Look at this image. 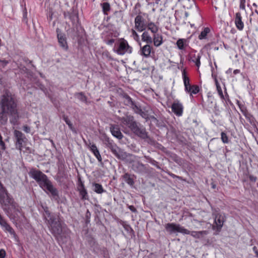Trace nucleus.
I'll return each mask as SVG.
<instances>
[{"instance_id": "nucleus-1", "label": "nucleus", "mask_w": 258, "mask_h": 258, "mask_svg": "<svg viewBox=\"0 0 258 258\" xmlns=\"http://www.w3.org/2000/svg\"><path fill=\"white\" fill-rule=\"evenodd\" d=\"M17 106L14 96L9 91L6 90L1 96L0 108L1 110L9 112L12 117L10 122L13 124L17 123L19 118Z\"/></svg>"}, {"instance_id": "nucleus-2", "label": "nucleus", "mask_w": 258, "mask_h": 258, "mask_svg": "<svg viewBox=\"0 0 258 258\" xmlns=\"http://www.w3.org/2000/svg\"><path fill=\"white\" fill-rule=\"evenodd\" d=\"M44 217L51 233L56 237L59 236L62 228L58 216L51 214L46 208L44 210Z\"/></svg>"}, {"instance_id": "nucleus-3", "label": "nucleus", "mask_w": 258, "mask_h": 258, "mask_svg": "<svg viewBox=\"0 0 258 258\" xmlns=\"http://www.w3.org/2000/svg\"><path fill=\"white\" fill-rule=\"evenodd\" d=\"M104 140L107 142V147L118 159L129 162H131L133 161V155L132 154L127 153L123 150L119 148L116 144L110 142L109 138L106 136H104Z\"/></svg>"}, {"instance_id": "nucleus-4", "label": "nucleus", "mask_w": 258, "mask_h": 258, "mask_svg": "<svg viewBox=\"0 0 258 258\" xmlns=\"http://www.w3.org/2000/svg\"><path fill=\"white\" fill-rule=\"evenodd\" d=\"M0 203L4 210L7 211L8 213L11 212L12 208L16 209L13 200L9 197L6 189L0 193Z\"/></svg>"}, {"instance_id": "nucleus-5", "label": "nucleus", "mask_w": 258, "mask_h": 258, "mask_svg": "<svg viewBox=\"0 0 258 258\" xmlns=\"http://www.w3.org/2000/svg\"><path fill=\"white\" fill-rule=\"evenodd\" d=\"M29 174L39 183L40 186H42V184L48 180L47 176L39 170L32 169L30 171Z\"/></svg>"}, {"instance_id": "nucleus-6", "label": "nucleus", "mask_w": 258, "mask_h": 258, "mask_svg": "<svg viewBox=\"0 0 258 258\" xmlns=\"http://www.w3.org/2000/svg\"><path fill=\"white\" fill-rule=\"evenodd\" d=\"M147 23L142 15H138L135 18V29L139 32H143L147 29Z\"/></svg>"}, {"instance_id": "nucleus-7", "label": "nucleus", "mask_w": 258, "mask_h": 258, "mask_svg": "<svg viewBox=\"0 0 258 258\" xmlns=\"http://www.w3.org/2000/svg\"><path fill=\"white\" fill-rule=\"evenodd\" d=\"M131 130L134 134L142 139H145L148 138L146 128L140 123L136 122Z\"/></svg>"}, {"instance_id": "nucleus-8", "label": "nucleus", "mask_w": 258, "mask_h": 258, "mask_svg": "<svg viewBox=\"0 0 258 258\" xmlns=\"http://www.w3.org/2000/svg\"><path fill=\"white\" fill-rule=\"evenodd\" d=\"M165 228L169 234H172L177 232L183 234L184 232L186 231L183 227L180 226L179 224L174 223H168L165 224Z\"/></svg>"}, {"instance_id": "nucleus-9", "label": "nucleus", "mask_w": 258, "mask_h": 258, "mask_svg": "<svg viewBox=\"0 0 258 258\" xmlns=\"http://www.w3.org/2000/svg\"><path fill=\"white\" fill-rule=\"evenodd\" d=\"M132 52V48L130 47L125 40L121 41L117 49L116 52L119 55H123L125 53H131Z\"/></svg>"}, {"instance_id": "nucleus-10", "label": "nucleus", "mask_w": 258, "mask_h": 258, "mask_svg": "<svg viewBox=\"0 0 258 258\" xmlns=\"http://www.w3.org/2000/svg\"><path fill=\"white\" fill-rule=\"evenodd\" d=\"M14 136L16 139V145L17 148L20 151H21L23 147V144L26 139L25 136L21 132L17 130L14 131Z\"/></svg>"}, {"instance_id": "nucleus-11", "label": "nucleus", "mask_w": 258, "mask_h": 258, "mask_svg": "<svg viewBox=\"0 0 258 258\" xmlns=\"http://www.w3.org/2000/svg\"><path fill=\"white\" fill-rule=\"evenodd\" d=\"M42 187H44L48 190L54 199H57L58 198V191L56 188H55L51 181L48 179L42 184Z\"/></svg>"}, {"instance_id": "nucleus-12", "label": "nucleus", "mask_w": 258, "mask_h": 258, "mask_svg": "<svg viewBox=\"0 0 258 258\" xmlns=\"http://www.w3.org/2000/svg\"><path fill=\"white\" fill-rule=\"evenodd\" d=\"M42 187H44L48 190L54 199H57L58 198V191L56 188H55L51 181L48 179L42 184Z\"/></svg>"}, {"instance_id": "nucleus-13", "label": "nucleus", "mask_w": 258, "mask_h": 258, "mask_svg": "<svg viewBox=\"0 0 258 258\" xmlns=\"http://www.w3.org/2000/svg\"><path fill=\"white\" fill-rule=\"evenodd\" d=\"M58 42L59 46L64 50H67L68 46L65 34L61 33L59 29H56Z\"/></svg>"}, {"instance_id": "nucleus-14", "label": "nucleus", "mask_w": 258, "mask_h": 258, "mask_svg": "<svg viewBox=\"0 0 258 258\" xmlns=\"http://www.w3.org/2000/svg\"><path fill=\"white\" fill-rule=\"evenodd\" d=\"M172 111L178 116H181L183 112V106L179 101L175 100L171 106Z\"/></svg>"}, {"instance_id": "nucleus-15", "label": "nucleus", "mask_w": 258, "mask_h": 258, "mask_svg": "<svg viewBox=\"0 0 258 258\" xmlns=\"http://www.w3.org/2000/svg\"><path fill=\"white\" fill-rule=\"evenodd\" d=\"M186 231L184 232L183 234H189L193 237L197 239H201L204 237L205 235L208 234V231L206 230L201 231H189L187 229L185 228Z\"/></svg>"}, {"instance_id": "nucleus-16", "label": "nucleus", "mask_w": 258, "mask_h": 258, "mask_svg": "<svg viewBox=\"0 0 258 258\" xmlns=\"http://www.w3.org/2000/svg\"><path fill=\"white\" fill-rule=\"evenodd\" d=\"M152 49L153 48L150 44H146L143 46H141L139 53L143 57L148 58L150 56Z\"/></svg>"}, {"instance_id": "nucleus-17", "label": "nucleus", "mask_w": 258, "mask_h": 258, "mask_svg": "<svg viewBox=\"0 0 258 258\" xmlns=\"http://www.w3.org/2000/svg\"><path fill=\"white\" fill-rule=\"evenodd\" d=\"M121 121L123 125H127L130 129L134 127V124L137 122L134 120V117L131 115L123 117L121 119Z\"/></svg>"}, {"instance_id": "nucleus-18", "label": "nucleus", "mask_w": 258, "mask_h": 258, "mask_svg": "<svg viewBox=\"0 0 258 258\" xmlns=\"http://www.w3.org/2000/svg\"><path fill=\"white\" fill-rule=\"evenodd\" d=\"M88 148L93 153L94 155L97 159L98 161L101 164H102V159L100 152L94 144H91V143L88 145Z\"/></svg>"}, {"instance_id": "nucleus-19", "label": "nucleus", "mask_w": 258, "mask_h": 258, "mask_svg": "<svg viewBox=\"0 0 258 258\" xmlns=\"http://www.w3.org/2000/svg\"><path fill=\"white\" fill-rule=\"evenodd\" d=\"M78 191H79L80 196L81 197L82 200H89L87 190L85 188V186L83 183L81 181L78 187Z\"/></svg>"}, {"instance_id": "nucleus-20", "label": "nucleus", "mask_w": 258, "mask_h": 258, "mask_svg": "<svg viewBox=\"0 0 258 258\" xmlns=\"http://www.w3.org/2000/svg\"><path fill=\"white\" fill-rule=\"evenodd\" d=\"M132 169L136 172L142 173L145 171V165L139 162H135L132 166Z\"/></svg>"}, {"instance_id": "nucleus-21", "label": "nucleus", "mask_w": 258, "mask_h": 258, "mask_svg": "<svg viewBox=\"0 0 258 258\" xmlns=\"http://www.w3.org/2000/svg\"><path fill=\"white\" fill-rule=\"evenodd\" d=\"M241 19L240 13L239 12L236 13L235 14V23L236 28L239 30H242L244 27V24Z\"/></svg>"}, {"instance_id": "nucleus-22", "label": "nucleus", "mask_w": 258, "mask_h": 258, "mask_svg": "<svg viewBox=\"0 0 258 258\" xmlns=\"http://www.w3.org/2000/svg\"><path fill=\"white\" fill-rule=\"evenodd\" d=\"M215 223L216 225V228L217 231H220L223 225V217L219 214L216 215L215 218Z\"/></svg>"}, {"instance_id": "nucleus-23", "label": "nucleus", "mask_w": 258, "mask_h": 258, "mask_svg": "<svg viewBox=\"0 0 258 258\" xmlns=\"http://www.w3.org/2000/svg\"><path fill=\"white\" fill-rule=\"evenodd\" d=\"M110 129V132L113 136L118 139H121L123 138V135L117 126L111 125Z\"/></svg>"}, {"instance_id": "nucleus-24", "label": "nucleus", "mask_w": 258, "mask_h": 258, "mask_svg": "<svg viewBox=\"0 0 258 258\" xmlns=\"http://www.w3.org/2000/svg\"><path fill=\"white\" fill-rule=\"evenodd\" d=\"M147 28L148 30L150 31L153 34H157L159 31V26L153 22H148Z\"/></svg>"}, {"instance_id": "nucleus-25", "label": "nucleus", "mask_w": 258, "mask_h": 258, "mask_svg": "<svg viewBox=\"0 0 258 258\" xmlns=\"http://www.w3.org/2000/svg\"><path fill=\"white\" fill-rule=\"evenodd\" d=\"M153 42L154 45L156 47L160 46L163 43L162 36L159 34H155L153 35Z\"/></svg>"}, {"instance_id": "nucleus-26", "label": "nucleus", "mask_w": 258, "mask_h": 258, "mask_svg": "<svg viewBox=\"0 0 258 258\" xmlns=\"http://www.w3.org/2000/svg\"><path fill=\"white\" fill-rule=\"evenodd\" d=\"M142 40L146 42L147 44H151L153 42V38L150 35L149 32L146 31H144V32L141 35Z\"/></svg>"}, {"instance_id": "nucleus-27", "label": "nucleus", "mask_w": 258, "mask_h": 258, "mask_svg": "<svg viewBox=\"0 0 258 258\" xmlns=\"http://www.w3.org/2000/svg\"><path fill=\"white\" fill-rule=\"evenodd\" d=\"M124 103L126 105L130 106L133 109L137 105L132 100V98L127 95L123 96Z\"/></svg>"}, {"instance_id": "nucleus-28", "label": "nucleus", "mask_w": 258, "mask_h": 258, "mask_svg": "<svg viewBox=\"0 0 258 258\" xmlns=\"http://www.w3.org/2000/svg\"><path fill=\"white\" fill-rule=\"evenodd\" d=\"M182 74L185 87V90L187 91L189 88L191 86L189 83V79L187 76H186V72L184 70L182 72Z\"/></svg>"}, {"instance_id": "nucleus-29", "label": "nucleus", "mask_w": 258, "mask_h": 258, "mask_svg": "<svg viewBox=\"0 0 258 258\" xmlns=\"http://www.w3.org/2000/svg\"><path fill=\"white\" fill-rule=\"evenodd\" d=\"M92 185L94 187L93 190L98 194H101L106 191V190L103 189L102 186L99 183H93Z\"/></svg>"}, {"instance_id": "nucleus-30", "label": "nucleus", "mask_w": 258, "mask_h": 258, "mask_svg": "<svg viewBox=\"0 0 258 258\" xmlns=\"http://www.w3.org/2000/svg\"><path fill=\"white\" fill-rule=\"evenodd\" d=\"M122 178L125 182L130 186H133L134 185V181L131 174L126 173L122 176Z\"/></svg>"}, {"instance_id": "nucleus-31", "label": "nucleus", "mask_w": 258, "mask_h": 258, "mask_svg": "<svg viewBox=\"0 0 258 258\" xmlns=\"http://www.w3.org/2000/svg\"><path fill=\"white\" fill-rule=\"evenodd\" d=\"M69 19L72 22L74 26H77L79 22L78 16L76 13L69 14Z\"/></svg>"}, {"instance_id": "nucleus-32", "label": "nucleus", "mask_w": 258, "mask_h": 258, "mask_svg": "<svg viewBox=\"0 0 258 258\" xmlns=\"http://www.w3.org/2000/svg\"><path fill=\"white\" fill-rule=\"evenodd\" d=\"M9 114L8 111H5L3 110H1L0 112V121L2 123L5 124L7 122L8 120V116Z\"/></svg>"}, {"instance_id": "nucleus-33", "label": "nucleus", "mask_w": 258, "mask_h": 258, "mask_svg": "<svg viewBox=\"0 0 258 258\" xmlns=\"http://www.w3.org/2000/svg\"><path fill=\"white\" fill-rule=\"evenodd\" d=\"M186 40L185 39H179L176 42V45L178 48L180 50H183L185 49L186 44Z\"/></svg>"}, {"instance_id": "nucleus-34", "label": "nucleus", "mask_w": 258, "mask_h": 258, "mask_svg": "<svg viewBox=\"0 0 258 258\" xmlns=\"http://www.w3.org/2000/svg\"><path fill=\"white\" fill-rule=\"evenodd\" d=\"M101 6L102 7L104 14L107 15L108 12L110 10V4L107 2H105L103 3H101Z\"/></svg>"}, {"instance_id": "nucleus-35", "label": "nucleus", "mask_w": 258, "mask_h": 258, "mask_svg": "<svg viewBox=\"0 0 258 258\" xmlns=\"http://www.w3.org/2000/svg\"><path fill=\"white\" fill-rule=\"evenodd\" d=\"M2 228L3 230L7 232H9L12 235L15 236V232L12 227L7 223L5 226H4Z\"/></svg>"}, {"instance_id": "nucleus-36", "label": "nucleus", "mask_w": 258, "mask_h": 258, "mask_svg": "<svg viewBox=\"0 0 258 258\" xmlns=\"http://www.w3.org/2000/svg\"><path fill=\"white\" fill-rule=\"evenodd\" d=\"M75 96L82 102L85 103L87 102V98L83 92L77 93L75 94Z\"/></svg>"}, {"instance_id": "nucleus-37", "label": "nucleus", "mask_w": 258, "mask_h": 258, "mask_svg": "<svg viewBox=\"0 0 258 258\" xmlns=\"http://www.w3.org/2000/svg\"><path fill=\"white\" fill-rule=\"evenodd\" d=\"M186 92L190 93V94H196L199 92V88L197 85H193L190 87Z\"/></svg>"}, {"instance_id": "nucleus-38", "label": "nucleus", "mask_w": 258, "mask_h": 258, "mask_svg": "<svg viewBox=\"0 0 258 258\" xmlns=\"http://www.w3.org/2000/svg\"><path fill=\"white\" fill-rule=\"evenodd\" d=\"M210 29L208 27L205 28L203 31H202L201 34L199 36V38L200 39H203L206 38L207 34L210 32Z\"/></svg>"}, {"instance_id": "nucleus-39", "label": "nucleus", "mask_w": 258, "mask_h": 258, "mask_svg": "<svg viewBox=\"0 0 258 258\" xmlns=\"http://www.w3.org/2000/svg\"><path fill=\"white\" fill-rule=\"evenodd\" d=\"M63 120H64V121L66 122V123L68 125L70 129L72 131H73L74 132H76V131L73 125V124L72 123L71 121L69 120L68 117L67 116H63Z\"/></svg>"}, {"instance_id": "nucleus-40", "label": "nucleus", "mask_w": 258, "mask_h": 258, "mask_svg": "<svg viewBox=\"0 0 258 258\" xmlns=\"http://www.w3.org/2000/svg\"><path fill=\"white\" fill-rule=\"evenodd\" d=\"M130 31L131 33V36L133 39L137 42L140 41V36L136 30L134 29H132Z\"/></svg>"}, {"instance_id": "nucleus-41", "label": "nucleus", "mask_w": 258, "mask_h": 258, "mask_svg": "<svg viewBox=\"0 0 258 258\" xmlns=\"http://www.w3.org/2000/svg\"><path fill=\"white\" fill-rule=\"evenodd\" d=\"M221 140L223 142V143L224 144L228 143V142H229L228 137L227 136L226 134L224 132H222L221 134Z\"/></svg>"}, {"instance_id": "nucleus-42", "label": "nucleus", "mask_w": 258, "mask_h": 258, "mask_svg": "<svg viewBox=\"0 0 258 258\" xmlns=\"http://www.w3.org/2000/svg\"><path fill=\"white\" fill-rule=\"evenodd\" d=\"M135 112L138 114H140L142 117H144V115H145V113H144V112L143 111H142V110L137 105H136L135 107V108H133V109Z\"/></svg>"}, {"instance_id": "nucleus-43", "label": "nucleus", "mask_w": 258, "mask_h": 258, "mask_svg": "<svg viewBox=\"0 0 258 258\" xmlns=\"http://www.w3.org/2000/svg\"><path fill=\"white\" fill-rule=\"evenodd\" d=\"M244 115L250 123L254 122V118L249 113L247 112Z\"/></svg>"}, {"instance_id": "nucleus-44", "label": "nucleus", "mask_w": 258, "mask_h": 258, "mask_svg": "<svg viewBox=\"0 0 258 258\" xmlns=\"http://www.w3.org/2000/svg\"><path fill=\"white\" fill-rule=\"evenodd\" d=\"M200 59L201 55L200 54H198L197 59L192 58V61L195 63V64L198 68H199L201 64Z\"/></svg>"}, {"instance_id": "nucleus-45", "label": "nucleus", "mask_w": 258, "mask_h": 258, "mask_svg": "<svg viewBox=\"0 0 258 258\" xmlns=\"http://www.w3.org/2000/svg\"><path fill=\"white\" fill-rule=\"evenodd\" d=\"M239 107L240 108V111L242 112L243 115L248 112L246 107L244 105L239 104Z\"/></svg>"}, {"instance_id": "nucleus-46", "label": "nucleus", "mask_w": 258, "mask_h": 258, "mask_svg": "<svg viewBox=\"0 0 258 258\" xmlns=\"http://www.w3.org/2000/svg\"><path fill=\"white\" fill-rule=\"evenodd\" d=\"M216 88H217V90L218 91V94L220 96V98L222 99H224V95H223V92H222V89H221V87L220 86H218V87H217Z\"/></svg>"}, {"instance_id": "nucleus-47", "label": "nucleus", "mask_w": 258, "mask_h": 258, "mask_svg": "<svg viewBox=\"0 0 258 258\" xmlns=\"http://www.w3.org/2000/svg\"><path fill=\"white\" fill-rule=\"evenodd\" d=\"M192 9H193V11L195 13V14L197 15L198 16H200V13H199V9L195 4H194Z\"/></svg>"}, {"instance_id": "nucleus-48", "label": "nucleus", "mask_w": 258, "mask_h": 258, "mask_svg": "<svg viewBox=\"0 0 258 258\" xmlns=\"http://www.w3.org/2000/svg\"><path fill=\"white\" fill-rule=\"evenodd\" d=\"M167 174L170 176L171 177H172L173 178H178L179 179H180L181 180L182 179V177H180V176H177V175H176L174 174H173L171 172H167Z\"/></svg>"}, {"instance_id": "nucleus-49", "label": "nucleus", "mask_w": 258, "mask_h": 258, "mask_svg": "<svg viewBox=\"0 0 258 258\" xmlns=\"http://www.w3.org/2000/svg\"><path fill=\"white\" fill-rule=\"evenodd\" d=\"M240 6L239 7L241 9L244 10L245 9V0H240Z\"/></svg>"}, {"instance_id": "nucleus-50", "label": "nucleus", "mask_w": 258, "mask_h": 258, "mask_svg": "<svg viewBox=\"0 0 258 258\" xmlns=\"http://www.w3.org/2000/svg\"><path fill=\"white\" fill-rule=\"evenodd\" d=\"M6 256V251L5 250L2 249L0 250V258H5Z\"/></svg>"}, {"instance_id": "nucleus-51", "label": "nucleus", "mask_w": 258, "mask_h": 258, "mask_svg": "<svg viewBox=\"0 0 258 258\" xmlns=\"http://www.w3.org/2000/svg\"><path fill=\"white\" fill-rule=\"evenodd\" d=\"M23 131L27 133H29L30 132V128L27 125H24L23 126Z\"/></svg>"}, {"instance_id": "nucleus-52", "label": "nucleus", "mask_w": 258, "mask_h": 258, "mask_svg": "<svg viewBox=\"0 0 258 258\" xmlns=\"http://www.w3.org/2000/svg\"><path fill=\"white\" fill-rule=\"evenodd\" d=\"M256 179L257 178L255 176H254L253 175L249 176V179L251 181L255 182L256 181Z\"/></svg>"}, {"instance_id": "nucleus-53", "label": "nucleus", "mask_w": 258, "mask_h": 258, "mask_svg": "<svg viewBox=\"0 0 258 258\" xmlns=\"http://www.w3.org/2000/svg\"><path fill=\"white\" fill-rule=\"evenodd\" d=\"M0 62L3 63V65L4 67L6 66L9 63V61L6 60H2L0 59Z\"/></svg>"}, {"instance_id": "nucleus-54", "label": "nucleus", "mask_w": 258, "mask_h": 258, "mask_svg": "<svg viewBox=\"0 0 258 258\" xmlns=\"http://www.w3.org/2000/svg\"><path fill=\"white\" fill-rule=\"evenodd\" d=\"M253 250L256 254V256L258 257V250L256 246L253 247Z\"/></svg>"}, {"instance_id": "nucleus-55", "label": "nucleus", "mask_w": 258, "mask_h": 258, "mask_svg": "<svg viewBox=\"0 0 258 258\" xmlns=\"http://www.w3.org/2000/svg\"><path fill=\"white\" fill-rule=\"evenodd\" d=\"M114 42V39H111L107 42V44L108 45H111Z\"/></svg>"}, {"instance_id": "nucleus-56", "label": "nucleus", "mask_w": 258, "mask_h": 258, "mask_svg": "<svg viewBox=\"0 0 258 258\" xmlns=\"http://www.w3.org/2000/svg\"><path fill=\"white\" fill-rule=\"evenodd\" d=\"M215 85L216 86V88L218 87V86H220L219 83H218V80L217 79V78L216 77H215Z\"/></svg>"}, {"instance_id": "nucleus-57", "label": "nucleus", "mask_w": 258, "mask_h": 258, "mask_svg": "<svg viewBox=\"0 0 258 258\" xmlns=\"http://www.w3.org/2000/svg\"><path fill=\"white\" fill-rule=\"evenodd\" d=\"M130 210L133 211V212H135L136 211V209L135 208V207L133 206H131L130 207Z\"/></svg>"}, {"instance_id": "nucleus-58", "label": "nucleus", "mask_w": 258, "mask_h": 258, "mask_svg": "<svg viewBox=\"0 0 258 258\" xmlns=\"http://www.w3.org/2000/svg\"><path fill=\"white\" fill-rule=\"evenodd\" d=\"M184 15L185 17L187 18L189 16V13L187 12H185Z\"/></svg>"}, {"instance_id": "nucleus-59", "label": "nucleus", "mask_w": 258, "mask_h": 258, "mask_svg": "<svg viewBox=\"0 0 258 258\" xmlns=\"http://www.w3.org/2000/svg\"><path fill=\"white\" fill-rule=\"evenodd\" d=\"M239 73V70H235L234 71V73L235 74H236L237 73Z\"/></svg>"}, {"instance_id": "nucleus-60", "label": "nucleus", "mask_w": 258, "mask_h": 258, "mask_svg": "<svg viewBox=\"0 0 258 258\" xmlns=\"http://www.w3.org/2000/svg\"><path fill=\"white\" fill-rule=\"evenodd\" d=\"M198 57V55H196V54H194L192 57H191V59L192 58H194V59H197V57Z\"/></svg>"}, {"instance_id": "nucleus-61", "label": "nucleus", "mask_w": 258, "mask_h": 258, "mask_svg": "<svg viewBox=\"0 0 258 258\" xmlns=\"http://www.w3.org/2000/svg\"><path fill=\"white\" fill-rule=\"evenodd\" d=\"M161 0H155V4H158Z\"/></svg>"}, {"instance_id": "nucleus-62", "label": "nucleus", "mask_w": 258, "mask_h": 258, "mask_svg": "<svg viewBox=\"0 0 258 258\" xmlns=\"http://www.w3.org/2000/svg\"><path fill=\"white\" fill-rule=\"evenodd\" d=\"M215 187H216V185H215L213 184V185H212V187H213V188H215Z\"/></svg>"}, {"instance_id": "nucleus-63", "label": "nucleus", "mask_w": 258, "mask_h": 258, "mask_svg": "<svg viewBox=\"0 0 258 258\" xmlns=\"http://www.w3.org/2000/svg\"><path fill=\"white\" fill-rule=\"evenodd\" d=\"M253 6H255V7H256V4H254V3L253 4Z\"/></svg>"}]
</instances>
